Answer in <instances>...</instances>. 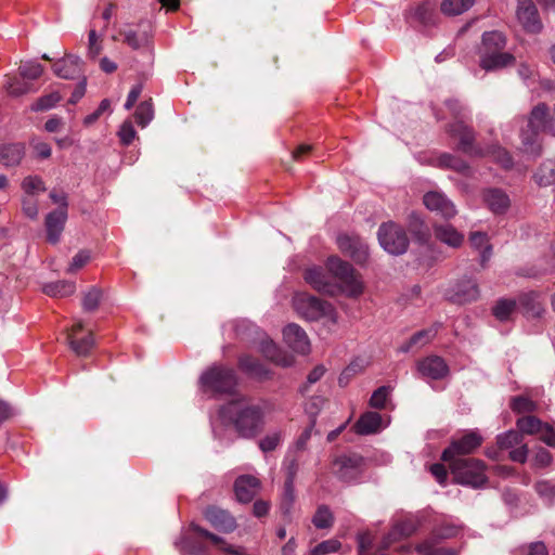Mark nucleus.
I'll list each match as a JSON object with an SVG mask.
<instances>
[{
  "mask_svg": "<svg viewBox=\"0 0 555 555\" xmlns=\"http://www.w3.org/2000/svg\"><path fill=\"white\" fill-rule=\"evenodd\" d=\"M76 284L70 281H55L47 283L42 286V292L50 297H66L74 294Z\"/></svg>",
  "mask_w": 555,
  "mask_h": 555,
  "instance_id": "obj_33",
  "label": "nucleus"
},
{
  "mask_svg": "<svg viewBox=\"0 0 555 555\" xmlns=\"http://www.w3.org/2000/svg\"><path fill=\"white\" fill-rule=\"evenodd\" d=\"M238 369L249 378L263 382L272 377V372L260 360L242 354L237 360Z\"/></svg>",
  "mask_w": 555,
  "mask_h": 555,
  "instance_id": "obj_20",
  "label": "nucleus"
},
{
  "mask_svg": "<svg viewBox=\"0 0 555 555\" xmlns=\"http://www.w3.org/2000/svg\"><path fill=\"white\" fill-rule=\"evenodd\" d=\"M533 178L540 186L555 184V158L544 160L537 169Z\"/></svg>",
  "mask_w": 555,
  "mask_h": 555,
  "instance_id": "obj_32",
  "label": "nucleus"
},
{
  "mask_svg": "<svg viewBox=\"0 0 555 555\" xmlns=\"http://www.w3.org/2000/svg\"><path fill=\"white\" fill-rule=\"evenodd\" d=\"M526 555H548V551L544 542L535 541L529 544H526L520 547Z\"/></svg>",
  "mask_w": 555,
  "mask_h": 555,
  "instance_id": "obj_64",
  "label": "nucleus"
},
{
  "mask_svg": "<svg viewBox=\"0 0 555 555\" xmlns=\"http://www.w3.org/2000/svg\"><path fill=\"white\" fill-rule=\"evenodd\" d=\"M67 217L64 208H56L46 216L44 225L49 243L56 244L60 241Z\"/></svg>",
  "mask_w": 555,
  "mask_h": 555,
  "instance_id": "obj_21",
  "label": "nucleus"
},
{
  "mask_svg": "<svg viewBox=\"0 0 555 555\" xmlns=\"http://www.w3.org/2000/svg\"><path fill=\"white\" fill-rule=\"evenodd\" d=\"M519 301L525 310V313L529 317L540 318L544 312V308L539 301V296L535 293L522 295Z\"/></svg>",
  "mask_w": 555,
  "mask_h": 555,
  "instance_id": "obj_36",
  "label": "nucleus"
},
{
  "mask_svg": "<svg viewBox=\"0 0 555 555\" xmlns=\"http://www.w3.org/2000/svg\"><path fill=\"white\" fill-rule=\"evenodd\" d=\"M70 349L77 356H87L94 346L93 335L90 333L81 339H75L73 334L67 336Z\"/></svg>",
  "mask_w": 555,
  "mask_h": 555,
  "instance_id": "obj_42",
  "label": "nucleus"
},
{
  "mask_svg": "<svg viewBox=\"0 0 555 555\" xmlns=\"http://www.w3.org/2000/svg\"><path fill=\"white\" fill-rule=\"evenodd\" d=\"M22 189L25 193L33 195L46 191V185L39 176H27L22 182Z\"/></svg>",
  "mask_w": 555,
  "mask_h": 555,
  "instance_id": "obj_54",
  "label": "nucleus"
},
{
  "mask_svg": "<svg viewBox=\"0 0 555 555\" xmlns=\"http://www.w3.org/2000/svg\"><path fill=\"white\" fill-rule=\"evenodd\" d=\"M297 312L309 321L327 319L332 323L337 322V313L333 305L313 295L300 294L295 298Z\"/></svg>",
  "mask_w": 555,
  "mask_h": 555,
  "instance_id": "obj_8",
  "label": "nucleus"
},
{
  "mask_svg": "<svg viewBox=\"0 0 555 555\" xmlns=\"http://www.w3.org/2000/svg\"><path fill=\"white\" fill-rule=\"evenodd\" d=\"M354 431L361 436L376 434L383 427L382 415L377 412H364L354 424Z\"/></svg>",
  "mask_w": 555,
  "mask_h": 555,
  "instance_id": "obj_25",
  "label": "nucleus"
},
{
  "mask_svg": "<svg viewBox=\"0 0 555 555\" xmlns=\"http://www.w3.org/2000/svg\"><path fill=\"white\" fill-rule=\"evenodd\" d=\"M524 437L520 431L509 429L496 436V443L500 449H512L522 443Z\"/></svg>",
  "mask_w": 555,
  "mask_h": 555,
  "instance_id": "obj_46",
  "label": "nucleus"
},
{
  "mask_svg": "<svg viewBox=\"0 0 555 555\" xmlns=\"http://www.w3.org/2000/svg\"><path fill=\"white\" fill-rule=\"evenodd\" d=\"M406 222L410 233L417 243L425 245L429 242L431 236L430 230L428 225L425 223L421 214L416 211H411L408 215Z\"/></svg>",
  "mask_w": 555,
  "mask_h": 555,
  "instance_id": "obj_28",
  "label": "nucleus"
},
{
  "mask_svg": "<svg viewBox=\"0 0 555 555\" xmlns=\"http://www.w3.org/2000/svg\"><path fill=\"white\" fill-rule=\"evenodd\" d=\"M486 156L492 158V160L505 170H509L514 167V160L511 153L499 144H491L485 149Z\"/></svg>",
  "mask_w": 555,
  "mask_h": 555,
  "instance_id": "obj_31",
  "label": "nucleus"
},
{
  "mask_svg": "<svg viewBox=\"0 0 555 555\" xmlns=\"http://www.w3.org/2000/svg\"><path fill=\"white\" fill-rule=\"evenodd\" d=\"M460 532V527L452 524V522H449V521H442L441 524L435 526V528L433 529V540L434 539H437V540H444V539H450V538H453L455 535H457V533Z\"/></svg>",
  "mask_w": 555,
  "mask_h": 555,
  "instance_id": "obj_49",
  "label": "nucleus"
},
{
  "mask_svg": "<svg viewBox=\"0 0 555 555\" xmlns=\"http://www.w3.org/2000/svg\"><path fill=\"white\" fill-rule=\"evenodd\" d=\"M516 309L514 299L501 298L492 308L493 315L501 322L507 321Z\"/></svg>",
  "mask_w": 555,
  "mask_h": 555,
  "instance_id": "obj_41",
  "label": "nucleus"
},
{
  "mask_svg": "<svg viewBox=\"0 0 555 555\" xmlns=\"http://www.w3.org/2000/svg\"><path fill=\"white\" fill-rule=\"evenodd\" d=\"M537 493L544 499L547 504H552L555 496V487L547 480L538 481L534 485Z\"/></svg>",
  "mask_w": 555,
  "mask_h": 555,
  "instance_id": "obj_59",
  "label": "nucleus"
},
{
  "mask_svg": "<svg viewBox=\"0 0 555 555\" xmlns=\"http://www.w3.org/2000/svg\"><path fill=\"white\" fill-rule=\"evenodd\" d=\"M90 251L86 249L79 250L72 259V262L67 269L68 273L76 272L77 270L81 269L83 266H86L90 260Z\"/></svg>",
  "mask_w": 555,
  "mask_h": 555,
  "instance_id": "obj_60",
  "label": "nucleus"
},
{
  "mask_svg": "<svg viewBox=\"0 0 555 555\" xmlns=\"http://www.w3.org/2000/svg\"><path fill=\"white\" fill-rule=\"evenodd\" d=\"M204 517L215 529L224 533L233 532L237 526L235 518L228 511L215 505L205 508Z\"/></svg>",
  "mask_w": 555,
  "mask_h": 555,
  "instance_id": "obj_19",
  "label": "nucleus"
},
{
  "mask_svg": "<svg viewBox=\"0 0 555 555\" xmlns=\"http://www.w3.org/2000/svg\"><path fill=\"white\" fill-rule=\"evenodd\" d=\"M506 38L499 30L486 31L481 37L479 48V66L486 72L502 69L515 62V56L504 52Z\"/></svg>",
  "mask_w": 555,
  "mask_h": 555,
  "instance_id": "obj_4",
  "label": "nucleus"
},
{
  "mask_svg": "<svg viewBox=\"0 0 555 555\" xmlns=\"http://www.w3.org/2000/svg\"><path fill=\"white\" fill-rule=\"evenodd\" d=\"M509 408L516 414L532 413L538 410V403L526 396H516L511 399Z\"/></svg>",
  "mask_w": 555,
  "mask_h": 555,
  "instance_id": "obj_44",
  "label": "nucleus"
},
{
  "mask_svg": "<svg viewBox=\"0 0 555 555\" xmlns=\"http://www.w3.org/2000/svg\"><path fill=\"white\" fill-rule=\"evenodd\" d=\"M18 72L22 78L35 80L43 73V66L36 61H26L21 63Z\"/></svg>",
  "mask_w": 555,
  "mask_h": 555,
  "instance_id": "obj_48",
  "label": "nucleus"
},
{
  "mask_svg": "<svg viewBox=\"0 0 555 555\" xmlns=\"http://www.w3.org/2000/svg\"><path fill=\"white\" fill-rule=\"evenodd\" d=\"M102 51V44L99 42L98 34L94 29H90L88 34V55L91 59H96Z\"/></svg>",
  "mask_w": 555,
  "mask_h": 555,
  "instance_id": "obj_61",
  "label": "nucleus"
},
{
  "mask_svg": "<svg viewBox=\"0 0 555 555\" xmlns=\"http://www.w3.org/2000/svg\"><path fill=\"white\" fill-rule=\"evenodd\" d=\"M53 73L62 79H79L85 76L83 61L73 54H67L52 66Z\"/></svg>",
  "mask_w": 555,
  "mask_h": 555,
  "instance_id": "obj_17",
  "label": "nucleus"
},
{
  "mask_svg": "<svg viewBox=\"0 0 555 555\" xmlns=\"http://www.w3.org/2000/svg\"><path fill=\"white\" fill-rule=\"evenodd\" d=\"M451 473L456 483L480 489L488 482L486 464L474 457L457 459L450 463Z\"/></svg>",
  "mask_w": 555,
  "mask_h": 555,
  "instance_id": "obj_6",
  "label": "nucleus"
},
{
  "mask_svg": "<svg viewBox=\"0 0 555 555\" xmlns=\"http://www.w3.org/2000/svg\"><path fill=\"white\" fill-rule=\"evenodd\" d=\"M377 238L380 247L393 256L405 254L410 245L404 228L393 221L383 222L379 225Z\"/></svg>",
  "mask_w": 555,
  "mask_h": 555,
  "instance_id": "obj_9",
  "label": "nucleus"
},
{
  "mask_svg": "<svg viewBox=\"0 0 555 555\" xmlns=\"http://www.w3.org/2000/svg\"><path fill=\"white\" fill-rule=\"evenodd\" d=\"M483 201L487 207L494 215H504L511 207L509 196L505 191L498 188H491L483 191Z\"/></svg>",
  "mask_w": 555,
  "mask_h": 555,
  "instance_id": "obj_23",
  "label": "nucleus"
},
{
  "mask_svg": "<svg viewBox=\"0 0 555 555\" xmlns=\"http://www.w3.org/2000/svg\"><path fill=\"white\" fill-rule=\"evenodd\" d=\"M134 118L139 126L142 128L146 127L154 118V107L152 99L141 102L135 112Z\"/></svg>",
  "mask_w": 555,
  "mask_h": 555,
  "instance_id": "obj_43",
  "label": "nucleus"
},
{
  "mask_svg": "<svg viewBox=\"0 0 555 555\" xmlns=\"http://www.w3.org/2000/svg\"><path fill=\"white\" fill-rule=\"evenodd\" d=\"M423 203L427 209L435 211L446 220L452 219L457 214L453 202L442 192H427L423 197Z\"/></svg>",
  "mask_w": 555,
  "mask_h": 555,
  "instance_id": "obj_15",
  "label": "nucleus"
},
{
  "mask_svg": "<svg viewBox=\"0 0 555 555\" xmlns=\"http://www.w3.org/2000/svg\"><path fill=\"white\" fill-rule=\"evenodd\" d=\"M175 546L181 553L196 554L202 551V547L197 545L190 537L181 535L175 541Z\"/></svg>",
  "mask_w": 555,
  "mask_h": 555,
  "instance_id": "obj_58",
  "label": "nucleus"
},
{
  "mask_svg": "<svg viewBox=\"0 0 555 555\" xmlns=\"http://www.w3.org/2000/svg\"><path fill=\"white\" fill-rule=\"evenodd\" d=\"M135 130L131 122H124L118 131L121 144L130 145L135 138Z\"/></svg>",
  "mask_w": 555,
  "mask_h": 555,
  "instance_id": "obj_63",
  "label": "nucleus"
},
{
  "mask_svg": "<svg viewBox=\"0 0 555 555\" xmlns=\"http://www.w3.org/2000/svg\"><path fill=\"white\" fill-rule=\"evenodd\" d=\"M553 456L551 452L544 448H540L533 456V466L537 468H544L551 465Z\"/></svg>",
  "mask_w": 555,
  "mask_h": 555,
  "instance_id": "obj_62",
  "label": "nucleus"
},
{
  "mask_svg": "<svg viewBox=\"0 0 555 555\" xmlns=\"http://www.w3.org/2000/svg\"><path fill=\"white\" fill-rule=\"evenodd\" d=\"M475 0H442L441 12L448 16L460 15L469 10Z\"/></svg>",
  "mask_w": 555,
  "mask_h": 555,
  "instance_id": "obj_39",
  "label": "nucleus"
},
{
  "mask_svg": "<svg viewBox=\"0 0 555 555\" xmlns=\"http://www.w3.org/2000/svg\"><path fill=\"white\" fill-rule=\"evenodd\" d=\"M338 248L356 263L364 264L369 259V245L358 235L340 234L337 236Z\"/></svg>",
  "mask_w": 555,
  "mask_h": 555,
  "instance_id": "obj_13",
  "label": "nucleus"
},
{
  "mask_svg": "<svg viewBox=\"0 0 555 555\" xmlns=\"http://www.w3.org/2000/svg\"><path fill=\"white\" fill-rule=\"evenodd\" d=\"M119 35L124 36V42L133 50L151 49L152 36L147 29H120Z\"/></svg>",
  "mask_w": 555,
  "mask_h": 555,
  "instance_id": "obj_29",
  "label": "nucleus"
},
{
  "mask_svg": "<svg viewBox=\"0 0 555 555\" xmlns=\"http://www.w3.org/2000/svg\"><path fill=\"white\" fill-rule=\"evenodd\" d=\"M62 96L57 91L38 98L30 106L33 112H43L53 108Z\"/></svg>",
  "mask_w": 555,
  "mask_h": 555,
  "instance_id": "obj_47",
  "label": "nucleus"
},
{
  "mask_svg": "<svg viewBox=\"0 0 555 555\" xmlns=\"http://www.w3.org/2000/svg\"><path fill=\"white\" fill-rule=\"evenodd\" d=\"M295 487L294 483L284 482L283 493L280 502V509L283 516L291 521L292 520V511L295 503Z\"/></svg>",
  "mask_w": 555,
  "mask_h": 555,
  "instance_id": "obj_40",
  "label": "nucleus"
},
{
  "mask_svg": "<svg viewBox=\"0 0 555 555\" xmlns=\"http://www.w3.org/2000/svg\"><path fill=\"white\" fill-rule=\"evenodd\" d=\"M325 403V399L322 396H312L305 405V411L308 414L310 421H314L317 423V417L323 405Z\"/></svg>",
  "mask_w": 555,
  "mask_h": 555,
  "instance_id": "obj_56",
  "label": "nucleus"
},
{
  "mask_svg": "<svg viewBox=\"0 0 555 555\" xmlns=\"http://www.w3.org/2000/svg\"><path fill=\"white\" fill-rule=\"evenodd\" d=\"M102 299V292L98 287H91L82 297V309L86 312H93L98 309Z\"/></svg>",
  "mask_w": 555,
  "mask_h": 555,
  "instance_id": "obj_50",
  "label": "nucleus"
},
{
  "mask_svg": "<svg viewBox=\"0 0 555 555\" xmlns=\"http://www.w3.org/2000/svg\"><path fill=\"white\" fill-rule=\"evenodd\" d=\"M260 480L251 475H241L234 481V492L242 503H249L258 493Z\"/></svg>",
  "mask_w": 555,
  "mask_h": 555,
  "instance_id": "obj_22",
  "label": "nucleus"
},
{
  "mask_svg": "<svg viewBox=\"0 0 555 555\" xmlns=\"http://www.w3.org/2000/svg\"><path fill=\"white\" fill-rule=\"evenodd\" d=\"M286 345L295 352L307 354L310 351V340L307 333L295 323L286 325L283 330Z\"/></svg>",
  "mask_w": 555,
  "mask_h": 555,
  "instance_id": "obj_18",
  "label": "nucleus"
},
{
  "mask_svg": "<svg viewBox=\"0 0 555 555\" xmlns=\"http://www.w3.org/2000/svg\"><path fill=\"white\" fill-rule=\"evenodd\" d=\"M326 268L339 283L330 281L320 267L306 269L305 281L317 292L328 296L344 294L347 297L357 298L362 295L364 284L361 274L348 261L331 256L326 261Z\"/></svg>",
  "mask_w": 555,
  "mask_h": 555,
  "instance_id": "obj_1",
  "label": "nucleus"
},
{
  "mask_svg": "<svg viewBox=\"0 0 555 555\" xmlns=\"http://www.w3.org/2000/svg\"><path fill=\"white\" fill-rule=\"evenodd\" d=\"M7 91L12 96H21L23 94L31 92L33 89L30 83L20 78H12L7 83Z\"/></svg>",
  "mask_w": 555,
  "mask_h": 555,
  "instance_id": "obj_53",
  "label": "nucleus"
},
{
  "mask_svg": "<svg viewBox=\"0 0 555 555\" xmlns=\"http://www.w3.org/2000/svg\"><path fill=\"white\" fill-rule=\"evenodd\" d=\"M259 351L266 359L283 367H288L294 362L291 356L283 352L273 340L268 338L260 341Z\"/></svg>",
  "mask_w": 555,
  "mask_h": 555,
  "instance_id": "obj_26",
  "label": "nucleus"
},
{
  "mask_svg": "<svg viewBox=\"0 0 555 555\" xmlns=\"http://www.w3.org/2000/svg\"><path fill=\"white\" fill-rule=\"evenodd\" d=\"M516 15L527 33L538 34L542 30V22L532 0H518Z\"/></svg>",
  "mask_w": 555,
  "mask_h": 555,
  "instance_id": "obj_14",
  "label": "nucleus"
},
{
  "mask_svg": "<svg viewBox=\"0 0 555 555\" xmlns=\"http://www.w3.org/2000/svg\"><path fill=\"white\" fill-rule=\"evenodd\" d=\"M434 166L441 169H451L461 173L463 176L469 177L472 175V168L469 164L463 158L453 155L451 153H441L435 163Z\"/></svg>",
  "mask_w": 555,
  "mask_h": 555,
  "instance_id": "obj_27",
  "label": "nucleus"
},
{
  "mask_svg": "<svg viewBox=\"0 0 555 555\" xmlns=\"http://www.w3.org/2000/svg\"><path fill=\"white\" fill-rule=\"evenodd\" d=\"M198 384L204 393L230 396L237 388L238 376L233 367L215 363L201 374Z\"/></svg>",
  "mask_w": 555,
  "mask_h": 555,
  "instance_id": "obj_5",
  "label": "nucleus"
},
{
  "mask_svg": "<svg viewBox=\"0 0 555 555\" xmlns=\"http://www.w3.org/2000/svg\"><path fill=\"white\" fill-rule=\"evenodd\" d=\"M332 474L344 483H359L365 472V459L359 453H345L332 461Z\"/></svg>",
  "mask_w": 555,
  "mask_h": 555,
  "instance_id": "obj_7",
  "label": "nucleus"
},
{
  "mask_svg": "<svg viewBox=\"0 0 555 555\" xmlns=\"http://www.w3.org/2000/svg\"><path fill=\"white\" fill-rule=\"evenodd\" d=\"M480 296L477 281L472 276H463L452 283L444 292V298L456 305L476 301Z\"/></svg>",
  "mask_w": 555,
  "mask_h": 555,
  "instance_id": "obj_12",
  "label": "nucleus"
},
{
  "mask_svg": "<svg viewBox=\"0 0 555 555\" xmlns=\"http://www.w3.org/2000/svg\"><path fill=\"white\" fill-rule=\"evenodd\" d=\"M416 552L422 555H457L451 547H436L433 539H427L416 545Z\"/></svg>",
  "mask_w": 555,
  "mask_h": 555,
  "instance_id": "obj_45",
  "label": "nucleus"
},
{
  "mask_svg": "<svg viewBox=\"0 0 555 555\" xmlns=\"http://www.w3.org/2000/svg\"><path fill=\"white\" fill-rule=\"evenodd\" d=\"M25 154V147L22 143H11L0 147V162L5 167L17 166Z\"/></svg>",
  "mask_w": 555,
  "mask_h": 555,
  "instance_id": "obj_30",
  "label": "nucleus"
},
{
  "mask_svg": "<svg viewBox=\"0 0 555 555\" xmlns=\"http://www.w3.org/2000/svg\"><path fill=\"white\" fill-rule=\"evenodd\" d=\"M540 133H546L555 138V109L552 113L548 105L543 102L532 107L528 115L527 127L520 132L525 153L533 156L541 155Z\"/></svg>",
  "mask_w": 555,
  "mask_h": 555,
  "instance_id": "obj_3",
  "label": "nucleus"
},
{
  "mask_svg": "<svg viewBox=\"0 0 555 555\" xmlns=\"http://www.w3.org/2000/svg\"><path fill=\"white\" fill-rule=\"evenodd\" d=\"M420 526V521L414 518H406L400 522H398L392 531V534L400 537H410L416 532Z\"/></svg>",
  "mask_w": 555,
  "mask_h": 555,
  "instance_id": "obj_52",
  "label": "nucleus"
},
{
  "mask_svg": "<svg viewBox=\"0 0 555 555\" xmlns=\"http://www.w3.org/2000/svg\"><path fill=\"white\" fill-rule=\"evenodd\" d=\"M218 414L223 424L233 426L237 436L244 439L257 437L264 428V408L247 397L227 402Z\"/></svg>",
  "mask_w": 555,
  "mask_h": 555,
  "instance_id": "obj_2",
  "label": "nucleus"
},
{
  "mask_svg": "<svg viewBox=\"0 0 555 555\" xmlns=\"http://www.w3.org/2000/svg\"><path fill=\"white\" fill-rule=\"evenodd\" d=\"M341 547L340 541L337 539H328L317 544L310 550L309 555H327L338 552Z\"/></svg>",
  "mask_w": 555,
  "mask_h": 555,
  "instance_id": "obj_51",
  "label": "nucleus"
},
{
  "mask_svg": "<svg viewBox=\"0 0 555 555\" xmlns=\"http://www.w3.org/2000/svg\"><path fill=\"white\" fill-rule=\"evenodd\" d=\"M436 335L433 328L422 330L411 336V338L399 347V351L406 353L415 346H424L429 343Z\"/></svg>",
  "mask_w": 555,
  "mask_h": 555,
  "instance_id": "obj_37",
  "label": "nucleus"
},
{
  "mask_svg": "<svg viewBox=\"0 0 555 555\" xmlns=\"http://www.w3.org/2000/svg\"><path fill=\"white\" fill-rule=\"evenodd\" d=\"M543 423L533 415L522 416L516 421V427L521 435H537L543 429Z\"/></svg>",
  "mask_w": 555,
  "mask_h": 555,
  "instance_id": "obj_38",
  "label": "nucleus"
},
{
  "mask_svg": "<svg viewBox=\"0 0 555 555\" xmlns=\"http://www.w3.org/2000/svg\"><path fill=\"white\" fill-rule=\"evenodd\" d=\"M317 529H331L335 522V516L326 504H321L311 519Z\"/></svg>",
  "mask_w": 555,
  "mask_h": 555,
  "instance_id": "obj_34",
  "label": "nucleus"
},
{
  "mask_svg": "<svg viewBox=\"0 0 555 555\" xmlns=\"http://www.w3.org/2000/svg\"><path fill=\"white\" fill-rule=\"evenodd\" d=\"M483 442L482 436L477 430L466 431L462 437L454 438L449 447L442 451L441 460L452 463L460 456L474 453Z\"/></svg>",
  "mask_w": 555,
  "mask_h": 555,
  "instance_id": "obj_11",
  "label": "nucleus"
},
{
  "mask_svg": "<svg viewBox=\"0 0 555 555\" xmlns=\"http://www.w3.org/2000/svg\"><path fill=\"white\" fill-rule=\"evenodd\" d=\"M446 131L451 138L457 139L456 151L469 157H486L485 149L476 143V131L463 120L447 125Z\"/></svg>",
  "mask_w": 555,
  "mask_h": 555,
  "instance_id": "obj_10",
  "label": "nucleus"
},
{
  "mask_svg": "<svg viewBox=\"0 0 555 555\" xmlns=\"http://www.w3.org/2000/svg\"><path fill=\"white\" fill-rule=\"evenodd\" d=\"M391 388L389 386H380L372 393L369 404L374 409H384Z\"/></svg>",
  "mask_w": 555,
  "mask_h": 555,
  "instance_id": "obj_55",
  "label": "nucleus"
},
{
  "mask_svg": "<svg viewBox=\"0 0 555 555\" xmlns=\"http://www.w3.org/2000/svg\"><path fill=\"white\" fill-rule=\"evenodd\" d=\"M282 441V434L281 431H274L271 434L266 435L260 441H259V448L262 452L268 453L278 448V446Z\"/></svg>",
  "mask_w": 555,
  "mask_h": 555,
  "instance_id": "obj_57",
  "label": "nucleus"
},
{
  "mask_svg": "<svg viewBox=\"0 0 555 555\" xmlns=\"http://www.w3.org/2000/svg\"><path fill=\"white\" fill-rule=\"evenodd\" d=\"M433 230L435 237L449 247L459 248L464 242V234L450 223L434 224Z\"/></svg>",
  "mask_w": 555,
  "mask_h": 555,
  "instance_id": "obj_24",
  "label": "nucleus"
},
{
  "mask_svg": "<svg viewBox=\"0 0 555 555\" xmlns=\"http://www.w3.org/2000/svg\"><path fill=\"white\" fill-rule=\"evenodd\" d=\"M416 366L422 377L433 380H440L450 372L449 365L439 356L425 357L417 362Z\"/></svg>",
  "mask_w": 555,
  "mask_h": 555,
  "instance_id": "obj_16",
  "label": "nucleus"
},
{
  "mask_svg": "<svg viewBox=\"0 0 555 555\" xmlns=\"http://www.w3.org/2000/svg\"><path fill=\"white\" fill-rule=\"evenodd\" d=\"M411 15L414 21L423 26H430L435 24V10L429 2L418 3L411 10Z\"/></svg>",
  "mask_w": 555,
  "mask_h": 555,
  "instance_id": "obj_35",
  "label": "nucleus"
}]
</instances>
